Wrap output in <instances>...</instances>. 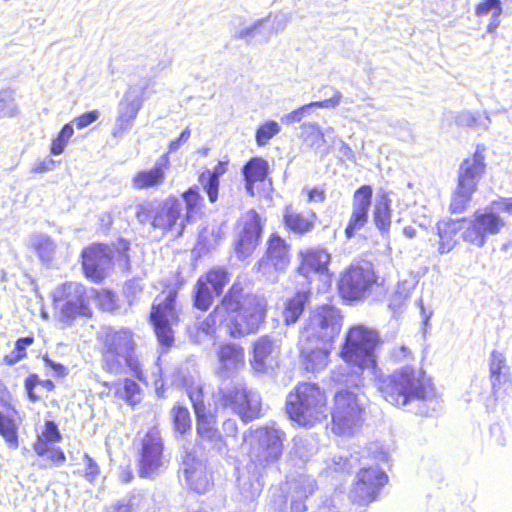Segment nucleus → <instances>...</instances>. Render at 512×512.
I'll return each mask as SVG.
<instances>
[{
    "instance_id": "1",
    "label": "nucleus",
    "mask_w": 512,
    "mask_h": 512,
    "mask_svg": "<svg viewBox=\"0 0 512 512\" xmlns=\"http://www.w3.org/2000/svg\"><path fill=\"white\" fill-rule=\"evenodd\" d=\"M379 343V335L372 329L355 326L348 331L340 352L348 364L344 370H352L346 384L354 387L363 385L366 374L374 379L379 392L392 405L405 407L413 401H427L432 390L427 387L421 372L414 367L405 366L388 376L380 374L375 355Z\"/></svg>"
},
{
    "instance_id": "2",
    "label": "nucleus",
    "mask_w": 512,
    "mask_h": 512,
    "mask_svg": "<svg viewBox=\"0 0 512 512\" xmlns=\"http://www.w3.org/2000/svg\"><path fill=\"white\" fill-rule=\"evenodd\" d=\"M267 302L264 297L243 294L240 284L234 283L213 312L199 323V330L213 334L217 323L232 338L244 337L258 331L266 317Z\"/></svg>"
},
{
    "instance_id": "3",
    "label": "nucleus",
    "mask_w": 512,
    "mask_h": 512,
    "mask_svg": "<svg viewBox=\"0 0 512 512\" xmlns=\"http://www.w3.org/2000/svg\"><path fill=\"white\" fill-rule=\"evenodd\" d=\"M347 362L337 371L333 372V381L344 385L346 388L338 389L334 395V406L331 411L332 431L339 436L352 435L363 421V403L356 390L360 386L354 387L350 383L346 384L347 378L352 370L345 371Z\"/></svg>"
},
{
    "instance_id": "4",
    "label": "nucleus",
    "mask_w": 512,
    "mask_h": 512,
    "mask_svg": "<svg viewBox=\"0 0 512 512\" xmlns=\"http://www.w3.org/2000/svg\"><path fill=\"white\" fill-rule=\"evenodd\" d=\"M100 339L103 370L115 375L122 374L126 367L131 371L137 370L136 343L131 330L106 327L103 329Z\"/></svg>"
},
{
    "instance_id": "5",
    "label": "nucleus",
    "mask_w": 512,
    "mask_h": 512,
    "mask_svg": "<svg viewBox=\"0 0 512 512\" xmlns=\"http://www.w3.org/2000/svg\"><path fill=\"white\" fill-rule=\"evenodd\" d=\"M327 399L321 388L311 382H302L287 395L286 412L301 426H313L328 416Z\"/></svg>"
},
{
    "instance_id": "6",
    "label": "nucleus",
    "mask_w": 512,
    "mask_h": 512,
    "mask_svg": "<svg viewBox=\"0 0 512 512\" xmlns=\"http://www.w3.org/2000/svg\"><path fill=\"white\" fill-rule=\"evenodd\" d=\"M217 407L237 414L245 423L261 417L262 402L257 391L249 389L244 382L224 378L213 393Z\"/></svg>"
},
{
    "instance_id": "7",
    "label": "nucleus",
    "mask_w": 512,
    "mask_h": 512,
    "mask_svg": "<svg viewBox=\"0 0 512 512\" xmlns=\"http://www.w3.org/2000/svg\"><path fill=\"white\" fill-rule=\"evenodd\" d=\"M182 213V203L175 196L164 200L144 201L135 206V217L139 224H150L151 231H159L162 236L171 231Z\"/></svg>"
},
{
    "instance_id": "8",
    "label": "nucleus",
    "mask_w": 512,
    "mask_h": 512,
    "mask_svg": "<svg viewBox=\"0 0 512 512\" xmlns=\"http://www.w3.org/2000/svg\"><path fill=\"white\" fill-rule=\"evenodd\" d=\"M249 456L256 467L266 468L276 464L283 454L285 433L275 423L250 429Z\"/></svg>"
},
{
    "instance_id": "9",
    "label": "nucleus",
    "mask_w": 512,
    "mask_h": 512,
    "mask_svg": "<svg viewBox=\"0 0 512 512\" xmlns=\"http://www.w3.org/2000/svg\"><path fill=\"white\" fill-rule=\"evenodd\" d=\"M341 322L342 316L339 309L331 305H323L312 312L300 338L332 344L341 331Z\"/></svg>"
},
{
    "instance_id": "10",
    "label": "nucleus",
    "mask_w": 512,
    "mask_h": 512,
    "mask_svg": "<svg viewBox=\"0 0 512 512\" xmlns=\"http://www.w3.org/2000/svg\"><path fill=\"white\" fill-rule=\"evenodd\" d=\"M377 282L372 263L360 261L352 263L342 274L338 289L341 297L348 301L363 299Z\"/></svg>"
},
{
    "instance_id": "11",
    "label": "nucleus",
    "mask_w": 512,
    "mask_h": 512,
    "mask_svg": "<svg viewBox=\"0 0 512 512\" xmlns=\"http://www.w3.org/2000/svg\"><path fill=\"white\" fill-rule=\"evenodd\" d=\"M176 298L177 294L174 291H169L164 298L157 297L149 316L157 340L164 348H170L174 343L172 327L179 322L175 308Z\"/></svg>"
},
{
    "instance_id": "12",
    "label": "nucleus",
    "mask_w": 512,
    "mask_h": 512,
    "mask_svg": "<svg viewBox=\"0 0 512 512\" xmlns=\"http://www.w3.org/2000/svg\"><path fill=\"white\" fill-rule=\"evenodd\" d=\"M466 229L461 234L464 242L482 248L489 236L497 235L505 227V220L491 209H478L465 218Z\"/></svg>"
},
{
    "instance_id": "13",
    "label": "nucleus",
    "mask_w": 512,
    "mask_h": 512,
    "mask_svg": "<svg viewBox=\"0 0 512 512\" xmlns=\"http://www.w3.org/2000/svg\"><path fill=\"white\" fill-rule=\"evenodd\" d=\"M189 398L192 402L194 413L196 416V433L198 444L203 449L214 450L218 453L223 452L225 442L221 433L216 427V420L214 416L209 415L206 411V406L203 401L201 391L189 393Z\"/></svg>"
},
{
    "instance_id": "14",
    "label": "nucleus",
    "mask_w": 512,
    "mask_h": 512,
    "mask_svg": "<svg viewBox=\"0 0 512 512\" xmlns=\"http://www.w3.org/2000/svg\"><path fill=\"white\" fill-rule=\"evenodd\" d=\"M53 300L60 309L61 320L68 324L78 316L88 317L91 315L86 302L85 287L79 283L69 282L58 287L53 293Z\"/></svg>"
},
{
    "instance_id": "15",
    "label": "nucleus",
    "mask_w": 512,
    "mask_h": 512,
    "mask_svg": "<svg viewBox=\"0 0 512 512\" xmlns=\"http://www.w3.org/2000/svg\"><path fill=\"white\" fill-rule=\"evenodd\" d=\"M387 482V474L378 466L361 467L349 492V498L354 504L368 506L378 498Z\"/></svg>"
},
{
    "instance_id": "16",
    "label": "nucleus",
    "mask_w": 512,
    "mask_h": 512,
    "mask_svg": "<svg viewBox=\"0 0 512 512\" xmlns=\"http://www.w3.org/2000/svg\"><path fill=\"white\" fill-rule=\"evenodd\" d=\"M290 245L278 234L273 233L267 241L265 255L256 263L255 268L268 281L274 282L278 274L285 272L290 264Z\"/></svg>"
},
{
    "instance_id": "17",
    "label": "nucleus",
    "mask_w": 512,
    "mask_h": 512,
    "mask_svg": "<svg viewBox=\"0 0 512 512\" xmlns=\"http://www.w3.org/2000/svg\"><path fill=\"white\" fill-rule=\"evenodd\" d=\"M229 281V274L225 268L214 267L206 274L201 275L192 292L193 306L201 311H207L215 296H220Z\"/></svg>"
},
{
    "instance_id": "18",
    "label": "nucleus",
    "mask_w": 512,
    "mask_h": 512,
    "mask_svg": "<svg viewBox=\"0 0 512 512\" xmlns=\"http://www.w3.org/2000/svg\"><path fill=\"white\" fill-rule=\"evenodd\" d=\"M149 83L145 82L141 87H130L117 105V116L111 134L115 138H121L130 131L134 125L139 111L144 102V94Z\"/></svg>"
},
{
    "instance_id": "19",
    "label": "nucleus",
    "mask_w": 512,
    "mask_h": 512,
    "mask_svg": "<svg viewBox=\"0 0 512 512\" xmlns=\"http://www.w3.org/2000/svg\"><path fill=\"white\" fill-rule=\"evenodd\" d=\"M164 444L160 431L156 428L150 429L141 440L138 466L141 478L153 479L163 467Z\"/></svg>"
},
{
    "instance_id": "20",
    "label": "nucleus",
    "mask_w": 512,
    "mask_h": 512,
    "mask_svg": "<svg viewBox=\"0 0 512 512\" xmlns=\"http://www.w3.org/2000/svg\"><path fill=\"white\" fill-rule=\"evenodd\" d=\"M240 230L234 242V251L239 260L248 258L262 236L263 223L260 215L254 210H248L241 218Z\"/></svg>"
},
{
    "instance_id": "21",
    "label": "nucleus",
    "mask_w": 512,
    "mask_h": 512,
    "mask_svg": "<svg viewBox=\"0 0 512 512\" xmlns=\"http://www.w3.org/2000/svg\"><path fill=\"white\" fill-rule=\"evenodd\" d=\"M81 257L85 276L95 283H100L112 265L113 250L108 245L94 243L83 249Z\"/></svg>"
},
{
    "instance_id": "22",
    "label": "nucleus",
    "mask_w": 512,
    "mask_h": 512,
    "mask_svg": "<svg viewBox=\"0 0 512 512\" xmlns=\"http://www.w3.org/2000/svg\"><path fill=\"white\" fill-rule=\"evenodd\" d=\"M280 352L279 341L270 335L259 337L253 343L250 365L256 374H269L277 363Z\"/></svg>"
},
{
    "instance_id": "23",
    "label": "nucleus",
    "mask_w": 512,
    "mask_h": 512,
    "mask_svg": "<svg viewBox=\"0 0 512 512\" xmlns=\"http://www.w3.org/2000/svg\"><path fill=\"white\" fill-rule=\"evenodd\" d=\"M178 477L184 481L188 488L198 494L207 492L210 485L203 462L191 452H185L182 456Z\"/></svg>"
},
{
    "instance_id": "24",
    "label": "nucleus",
    "mask_w": 512,
    "mask_h": 512,
    "mask_svg": "<svg viewBox=\"0 0 512 512\" xmlns=\"http://www.w3.org/2000/svg\"><path fill=\"white\" fill-rule=\"evenodd\" d=\"M373 189L370 185H362L353 195L352 213L345 228V235L348 239L355 236L368 222L369 210L372 203Z\"/></svg>"
},
{
    "instance_id": "25",
    "label": "nucleus",
    "mask_w": 512,
    "mask_h": 512,
    "mask_svg": "<svg viewBox=\"0 0 512 512\" xmlns=\"http://www.w3.org/2000/svg\"><path fill=\"white\" fill-rule=\"evenodd\" d=\"M484 149L479 146L476 148L472 157L466 158L460 164L458 169L457 186L473 192H476L479 181L486 170Z\"/></svg>"
},
{
    "instance_id": "26",
    "label": "nucleus",
    "mask_w": 512,
    "mask_h": 512,
    "mask_svg": "<svg viewBox=\"0 0 512 512\" xmlns=\"http://www.w3.org/2000/svg\"><path fill=\"white\" fill-rule=\"evenodd\" d=\"M331 348V343H317L300 338V356L303 368L313 373L323 370L329 362Z\"/></svg>"
},
{
    "instance_id": "27",
    "label": "nucleus",
    "mask_w": 512,
    "mask_h": 512,
    "mask_svg": "<svg viewBox=\"0 0 512 512\" xmlns=\"http://www.w3.org/2000/svg\"><path fill=\"white\" fill-rule=\"evenodd\" d=\"M216 355L218 359L216 373L222 379L230 378V374L245 366V351L240 344L232 342L220 344Z\"/></svg>"
},
{
    "instance_id": "28",
    "label": "nucleus",
    "mask_w": 512,
    "mask_h": 512,
    "mask_svg": "<svg viewBox=\"0 0 512 512\" xmlns=\"http://www.w3.org/2000/svg\"><path fill=\"white\" fill-rule=\"evenodd\" d=\"M170 166L171 162L168 153H164L155 161L152 168L141 170L133 176L131 180L132 187L135 190L159 188L164 184L166 173Z\"/></svg>"
},
{
    "instance_id": "29",
    "label": "nucleus",
    "mask_w": 512,
    "mask_h": 512,
    "mask_svg": "<svg viewBox=\"0 0 512 512\" xmlns=\"http://www.w3.org/2000/svg\"><path fill=\"white\" fill-rule=\"evenodd\" d=\"M317 488L316 480L305 474H300L290 481L291 512H305L307 506L305 500L311 496Z\"/></svg>"
},
{
    "instance_id": "30",
    "label": "nucleus",
    "mask_w": 512,
    "mask_h": 512,
    "mask_svg": "<svg viewBox=\"0 0 512 512\" xmlns=\"http://www.w3.org/2000/svg\"><path fill=\"white\" fill-rule=\"evenodd\" d=\"M466 229L465 218L442 220L437 223V232L439 236L438 252L440 254L449 253L462 238L459 233Z\"/></svg>"
},
{
    "instance_id": "31",
    "label": "nucleus",
    "mask_w": 512,
    "mask_h": 512,
    "mask_svg": "<svg viewBox=\"0 0 512 512\" xmlns=\"http://www.w3.org/2000/svg\"><path fill=\"white\" fill-rule=\"evenodd\" d=\"M269 165L261 157H253L242 167V175L245 181V190L250 196H254V184L266 179Z\"/></svg>"
},
{
    "instance_id": "32",
    "label": "nucleus",
    "mask_w": 512,
    "mask_h": 512,
    "mask_svg": "<svg viewBox=\"0 0 512 512\" xmlns=\"http://www.w3.org/2000/svg\"><path fill=\"white\" fill-rule=\"evenodd\" d=\"M316 218L315 213H310L308 216H305L291 207H286L283 214L285 227L290 232L297 235H304L312 231L315 226Z\"/></svg>"
},
{
    "instance_id": "33",
    "label": "nucleus",
    "mask_w": 512,
    "mask_h": 512,
    "mask_svg": "<svg viewBox=\"0 0 512 512\" xmlns=\"http://www.w3.org/2000/svg\"><path fill=\"white\" fill-rule=\"evenodd\" d=\"M342 94L339 91H335L333 96L323 101H314L305 104L292 112L285 114L281 121L284 124L290 125L293 123L300 122L305 117V110H312L313 108H335L341 102Z\"/></svg>"
},
{
    "instance_id": "34",
    "label": "nucleus",
    "mask_w": 512,
    "mask_h": 512,
    "mask_svg": "<svg viewBox=\"0 0 512 512\" xmlns=\"http://www.w3.org/2000/svg\"><path fill=\"white\" fill-rule=\"evenodd\" d=\"M508 376L505 356L501 352L494 350L490 358V379L492 392L495 397H498L501 385L508 381Z\"/></svg>"
},
{
    "instance_id": "35",
    "label": "nucleus",
    "mask_w": 512,
    "mask_h": 512,
    "mask_svg": "<svg viewBox=\"0 0 512 512\" xmlns=\"http://www.w3.org/2000/svg\"><path fill=\"white\" fill-rule=\"evenodd\" d=\"M329 261L330 255L325 250H311L304 256L298 271L305 277H308L310 272L324 273L328 270Z\"/></svg>"
},
{
    "instance_id": "36",
    "label": "nucleus",
    "mask_w": 512,
    "mask_h": 512,
    "mask_svg": "<svg viewBox=\"0 0 512 512\" xmlns=\"http://www.w3.org/2000/svg\"><path fill=\"white\" fill-rule=\"evenodd\" d=\"M391 199L388 193L378 194L373 210V220L377 229L382 233H388L391 226Z\"/></svg>"
},
{
    "instance_id": "37",
    "label": "nucleus",
    "mask_w": 512,
    "mask_h": 512,
    "mask_svg": "<svg viewBox=\"0 0 512 512\" xmlns=\"http://www.w3.org/2000/svg\"><path fill=\"white\" fill-rule=\"evenodd\" d=\"M310 295L311 293L309 290H302L298 291L293 297L286 301L283 318L287 325L294 324L298 321L306 307V304L310 300Z\"/></svg>"
},
{
    "instance_id": "38",
    "label": "nucleus",
    "mask_w": 512,
    "mask_h": 512,
    "mask_svg": "<svg viewBox=\"0 0 512 512\" xmlns=\"http://www.w3.org/2000/svg\"><path fill=\"white\" fill-rule=\"evenodd\" d=\"M227 164L228 162L219 161L212 171H207V174L200 176V181L211 203L218 199L219 178L227 171Z\"/></svg>"
},
{
    "instance_id": "39",
    "label": "nucleus",
    "mask_w": 512,
    "mask_h": 512,
    "mask_svg": "<svg viewBox=\"0 0 512 512\" xmlns=\"http://www.w3.org/2000/svg\"><path fill=\"white\" fill-rule=\"evenodd\" d=\"M29 245L43 263H48L53 259L56 244L50 236L41 233L33 234L29 237Z\"/></svg>"
},
{
    "instance_id": "40",
    "label": "nucleus",
    "mask_w": 512,
    "mask_h": 512,
    "mask_svg": "<svg viewBox=\"0 0 512 512\" xmlns=\"http://www.w3.org/2000/svg\"><path fill=\"white\" fill-rule=\"evenodd\" d=\"M458 126L472 128L476 131H487L491 119L486 112L462 111L455 117Z\"/></svg>"
},
{
    "instance_id": "41",
    "label": "nucleus",
    "mask_w": 512,
    "mask_h": 512,
    "mask_svg": "<svg viewBox=\"0 0 512 512\" xmlns=\"http://www.w3.org/2000/svg\"><path fill=\"white\" fill-rule=\"evenodd\" d=\"M476 15L479 17L491 15V22L488 24V31L493 32L500 24L499 16L502 13L500 0H483L476 7Z\"/></svg>"
},
{
    "instance_id": "42",
    "label": "nucleus",
    "mask_w": 512,
    "mask_h": 512,
    "mask_svg": "<svg viewBox=\"0 0 512 512\" xmlns=\"http://www.w3.org/2000/svg\"><path fill=\"white\" fill-rule=\"evenodd\" d=\"M170 415L176 434L183 436L191 432L192 419L188 408L182 405H175L172 407Z\"/></svg>"
},
{
    "instance_id": "43",
    "label": "nucleus",
    "mask_w": 512,
    "mask_h": 512,
    "mask_svg": "<svg viewBox=\"0 0 512 512\" xmlns=\"http://www.w3.org/2000/svg\"><path fill=\"white\" fill-rule=\"evenodd\" d=\"M358 462L359 459L353 454H350L349 456L334 455L326 461L325 472L327 475H330L331 472L350 473L352 469L356 467Z\"/></svg>"
},
{
    "instance_id": "44",
    "label": "nucleus",
    "mask_w": 512,
    "mask_h": 512,
    "mask_svg": "<svg viewBox=\"0 0 512 512\" xmlns=\"http://www.w3.org/2000/svg\"><path fill=\"white\" fill-rule=\"evenodd\" d=\"M116 394L132 407L141 401V388L139 384L129 378L124 379L122 386L116 390Z\"/></svg>"
},
{
    "instance_id": "45",
    "label": "nucleus",
    "mask_w": 512,
    "mask_h": 512,
    "mask_svg": "<svg viewBox=\"0 0 512 512\" xmlns=\"http://www.w3.org/2000/svg\"><path fill=\"white\" fill-rule=\"evenodd\" d=\"M38 385L42 386L47 391H53L55 388V385L52 380H41L36 373L30 374L24 381V388L27 393L28 399L32 403H36L40 400V397L35 393V388Z\"/></svg>"
},
{
    "instance_id": "46",
    "label": "nucleus",
    "mask_w": 512,
    "mask_h": 512,
    "mask_svg": "<svg viewBox=\"0 0 512 512\" xmlns=\"http://www.w3.org/2000/svg\"><path fill=\"white\" fill-rule=\"evenodd\" d=\"M18 427L15 420L0 412V435L11 448L18 447Z\"/></svg>"
},
{
    "instance_id": "47",
    "label": "nucleus",
    "mask_w": 512,
    "mask_h": 512,
    "mask_svg": "<svg viewBox=\"0 0 512 512\" xmlns=\"http://www.w3.org/2000/svg\"><path fill=\"white\" fill-rule=\"evenodd\" d=\"M475 192L463 189L460 186H457L454 193L452 194L451 203L449 210L452 214H460L463 213L470 201L472 200L473 194Z\"/></svg>"
},
{
    "instance_id": "48",
    "label": "nucleus",
    "mask_w": 512,
    "mask_h": 512,
    "mask_svg": "<svg viewBox=\"0 0 512 512\" xmlns=\"http://www.w3.org/2000/svg\"><path fill=\"white\" fill-rule=\"evenodd\" d=\"M303 129L311 130L310 137L312 139L311 146L315 145L317 141H320L321 144H327L330 140L333 144L338 143V139L334 135V129L332 127L326 128L325 131H322L320 126L317 123H304L302 125Z\"/></svg>"
},
{
    "instance_id": "49",
    "label": "nucleus",
    "mask_w": 512,
    "mask_h": 512,
    "mask_svg": "<svg viewBox=\"0 0 512 512\" xmlns=\"http://www.w3.org/2000/svg\"><path fill=\"white\" fill-rule=\"evenodd\" d=\"M130 249V243L120 238L116 244H114L113 250V259L115 260L118 267L124 271L130 270V257L128 255V250Z\"/></svg>"
},
{
    "instance_id": "50",
    "label": "nucleus",
    "mask_w": 512,
    "mask_h": 512,
    "mask_svg": "<svg viewBox=\"0 0 512 512\" xmlns=\"http://www.w3.org/2000/svg\"><path fill=\"white\" fill-rule=\"evenodd\" d=\"M281 131L280 125L274 121L269 120L260 125L255 133V140L258 146H265L270 139Z\"/></svg>"
},
{
    "instance_id": "51",
    "label": "nucleus",
    "mask_w": 512,
    "mask_h": 512,
    "mask_svg": "<svg viewBox=\"0 0 512 512\" xmlns=\"http://www.w3.org/2000/svg\"><path fill=\"white\" fill-rule=\"evenodd\" d=\"M74 134V128L72 124H65L60 132L58 133L57 137L52 141L50 152L52 155H60L63 153L68 140L72 137Z\"/></svg>"
},
{
    "instance_id": "52",
    "label": "nucleus",
    "mask_w": 512,
    "mask_h": 512,
    "mask_svg": "<svg viewBox=\"0 0 512 512\" xmlns=\"http://www.w3.org/2000/svg\"><path fill=\"white\" fill-rule=\"evenodd\" d=\"M17 107L14 103V92L10 89L0 91V115L12 117L17 114Z\"/></svg>"
},
{
    "instance_id": "53",
    "label": "nucleus",
    "mask_w": 512,
    "mask_h": 512,
    "mask_svg": "<svg viewBox=\"0 0 512 512\" xmlns=\"http://www.w3.org/2000/svg\"><path fill=\"white\" fill-rule=\"evenodd\" d=\"M182 199L186 204L187 215H190L197 209L199 202L202 200L199 187H190L182 194Z\"/></svg>"
},
{
    "instance_id": "54",
    "label": "nucleus",
    "mask_w": 512,
    "mask_h": 512,
    "mask_svg": "<svg viewBox=\"0 0 512 512\" xmlns=\"http://www.w3.org/2000/svg\"><path fill=\"white\" fill-rule=\"evenodd\" d=\"M97 301L103 311L113 312L118 308L116 304V295L110 290H102L98 292Z\"/></svg>"
},
{
    "instance_id": "55",
    "label": "nucleus",
    "mask_w": 512,
    "mask_h": 512,
    "mask_svg": "<svg viewBox=\"0 0 512 512\" xmlns=\"http://www.w3.org/2000/svg\"><path fill=\"white\" fill-rule=\"evenodd\" d=\"M84 474L83 476L89 482H94L100 474V468L97 462L91 458L87 453L83 456Z\"/></svg>"
},
{
    "instance_id": "56",
    "label": "nucleus",
    "mask_w": 512,
    "mask_h": 512,
    "mask_svg": "<svg viewBox=\"0 0 512 512\" xmlns=\"http://www.w3.org/2000/svg\"><path fill=\"white\" fill-rule=\"evenodd\" d=\"M99 116L98 110H91L76 117L70 124L75 125L77 129H83L98 120Z\"/></svg>"
},
{
    "instance_id": "57",
    "label": "nucleus",
    "mask_w": 512,
    "mask_h": 512,
    "mask_svg": "<svg viewBox=\"0 0 512 512\" xmlns=\"http://www.w3.org/2000/svg\"><path fill=\"white\" fill-rule=\"evenodd\" d=\"M486 209H491L492 212L503 211L512 214V197H500L497 200H493Z\"/></svg>"
},
{
    "instance_id": "58",
    "label": "nucleus",
    "mask_w": 512,
    "mask_h": 512,
    "mask_svg": "<svg viewBox=\"0 0 512 512\" xmlns=\"http://www.w3.org/2000/svg\"><path fill=\"white\" fill-rule=\"evenodd\" d=\"M41 437L49 442H57L61 439V434L55 422L47 421L45 423V430Z\"/></svg>"
},
{
    "instance_id": "59",
    "label": "nucleus",
    "mask_w": 512,
    "mask_h": 512,
    "mask_svg": "<svg viewBox=\"0 0 512 512\" xmlns=\"http://www.w3.org/2000/svg\"><path fill=\"white\" fill-rule=\"evenodd\" d=\"M291 15L289 13L280 12L274 16L272 30L275 33L282 32L290 22Z\"/></svg>"
},
{
    "instance_id": "60",
    "label": "nucleus",
    "mask_w": 512,
    "mask_h": 512,
    "mask_svg": "<svg viewBox=\"0 0 512 512\" xmlns=\"http://www.w3.org/2000/svg\"><path fill=\"white\" fill-rule=\"evenodd\" d=\"M43 362L46 367L53 370L56 377H65L68 374V368L61 363L55 362L47 355L43 356Z\"/></svg>"
},
{
    "instance_id": "61",
    "label": "nucleus",
    "mask_w": 512,
    "mask_h": 512,
    "mask_svg": "<svg viewBox=\"0 0 512 512\" xmlns=\"http://www.w3.org/2000/svg\"><path fill=\"white\" fill-rule=\"evenodd\" d=\"M190 135L191 131L187 127L180 133L178 138L171 140L168 147V155L170 153L176 152L181 147V145L188 141Z\"/></svg>"
},
{
    "instance_id": "62",
    "label": "nucleus",
    "mask_w": 512,
    "mask_h": 512,
    "mask_svg": "<svg viewBox=\"0 0 512 512\" xmlns=\"http://www.w3.org/2000/svg\"><path fill=\"white\" fill-rule=\"evenodd\" d=\"M123 290L130 304H132L137 296L142 293V288L135 281L126 282Z\"/></svg>"
},
{
    "instance_id": "63",
    "label": "nucleus",
    "mask_w": 512,
    "mask_h": 512,
    "mask_svg": "<svg viewBox=\"0 0 512 512\" xmlns=\"http://www.w3.org/2000/svg\"><path fill=\"white\" fill-rule=\"evenodd\" d=\"M46 457L55 466H61L66 461V456L63 450L59 447H51L48 453L46 454Z\"/></svg>"
},
{
    "instance_id": "64",
    "label": "nucleus",
    "mask_w": 512,
    "mask_h": 512,
    "mask_svg": "<svg viewBox=\"0 0 512 512\" xmlns=\"http://www.w3.org/2000/svg\"><path fill=\"white\" fill-rule=\"evenodd\" d=\"M34 343L33 336H26L18 338L14 345V350L17 351L18 354L23 355V359L26 358V349Z\"/></svg>"
}]
</instances>
